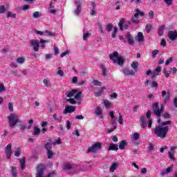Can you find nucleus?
<instances>
[{
	"mask_svg": "<svg viewBox=\"0 0 177 177\" xmlns=\"http://www.w3.org/2000/svg\"><path fill=\"white\" fill-rule=\"evenodd\" d=\"M169 131V127H162V125H159L154 129V133L158 138L164 139V138H167V135Z\"/></svg>",
	"mask_w": 177,
	"mask_h": 177,
	"instance_id": "1",
	"label": "nucleus"
},
{
	"mask_svg": "<svg viewBox=\"0 0 177 177\" xmlns=\"http://www.w3.org/2000/svg\"><path fill=\"white\" fill-rule=\"evenodd\" d=\"M153 114L158 118V124H161V113L164 111V105H161L160 109L158 102H155L152 106Z\"/></svg>",
	"mask_w": 177,
	"mask_h": 177,
	"instance_id": "2",
	"label": "nucleus"
},
{
	"mask_svg": "<svg viewBox=\"0 0 177 177\" xmlns=\"http://www.w3.org/2000/svg\"><path fill=\"white\" fill-rule=\"evenodd\" d=\"M8 125L10 128H13L17 125V123L20 122V119L16 113H11L8 117Z\"/></svg>",
	"mask_w": 177,
	"mask_h": 177,
	"instance_id": "3",
	"label": "nucleus"
},
{
	"mask_svg": "<svg viewBox=\"0 0 177 177\" xmlns=\"http://www.w3.org/2000/svg\"><path fill=\"white\" fill-rule=\"evenodd\" d=\"M46 168V167L43 164L38 165L36 167L37 173L35 174V176L44 177Z\"/></svg>",
	"mask_w": 177,
	"mask_h": 177,
	"instance_id": "4",
	"label": "nucleus"
},
{
	"mask_svg": "<svg viewBox=\"0 0 177 177\" xmlns=\"http://www.w3.org/2000/svg\"><path fill=\"white\" fill-rule=\"evenodd\" d=\"M102 149V143L97 142L93 144L91 147L88 149V151L90 153H96L97 150Z\"/></svg>",
	"mask_w": 177,
	"mask_h": 177,
	"instance_id": "5",
	"label": "nucleus"
},
{
	"mask_svg": "<svg viewBox=\"0 0 177 177\" xmlns=\"http://www.w3.org/2000/svg\"><path fill=\"white\" fill-rule=\"evenodd\" d=\"M30 46L33 48L35 52L39 50V41L32 39L29 41Z\"/></svg>",
	"mask_w": 177,
	"mask_h": 177,
	"instance_id": "6",
	"label": "nucleus"
},
{
	"mask_svg": "<svg viewBox=\"0 0 177 177\" xmlns=\"http://www.w3.org/2000/svg\"><path fill=\"white\" fill-rule=\"evenodd\" d=\"M75 5H77L76 9L74 10L73 13L75 15V16H79L80 13H81L82 8L81 7L84 4L82 1H80V0L76 1L74 2Z\"/></svg>",
	"mask_w": 177,
	"mask_h": 177,
	"instance_id": "7",
	"label": "nucleus"
},
{
	"mask_svg": "<svg viewBox=\"0 0 177 177\" xmlns=\"http://www.w3.org/2000/svg\"><path fill=\"white\" fill-rule=\"evenodd\" d=\"M162 97L163 98L164 103H168L169 98L171 97V93L169 91H162Z\"/></svg>",
	"mask_w": 177,
	"mask_h": 177,
	"instance_id": "8",
	"label": "nucleus"
},
{
	"mask_svg": "<svg viewBox=\"0 0 177 177\" xmlns=\"http://www.w3.org/2000/svg\"><path fill=\"white\" fill-rule=\"evenodd\" d=\"M5 151H6L7 158L8 159L10 158V157L13 154V151H12V144H8L6 147Z\"/></svg>",
	"mask_w": 177,
	"mask_h": 177,
	"instance_id": "9",
	"label": "nucleus"
},
{
	"mask_svg": "<svg viewBox=\"0 0 177 177\" xmlns=\"http://www.w3.org/2000/svg\"><path fill=\"white\" fill-rule=\"evenodd\" d=\"M167 37L171 41H176L177 39V32L176 30H170L167 34Z\"/></svg>",
	"mask_w": 177,
	"mask_h": 177,
	"instance_id": "10",
	"label": "nucleus"
},
{
	"mask_svg": "<svg viewBox=\"0 0 177 177\" xmlns=\"http://www.w3.org/2000/svg\"><path fill=\"white\" fill-rule=\"evenodd\" d=\"M140 125L143 129L147 127V122H146V116L145 115L140 117Z\"/></svg>",
	"mask_w": 177,
	"mask_h": 177,
	"instance_id": "11",
	"label": "nucleus"
},
{
	"mask_svg": "<svg viewBox=\"0 0 177 177\" xmlns=\"http://www.w3.org/2000/svg\"><path fill=\"white\" fill-rule=\"evenodd\" d=\"M75 111V107L73 106H68L65 108L64 111V114H70L71 113H74Z\"/></svg>",
	"mask_w": 177,
	"mask_h": 177,
	"instance_id": "12",
	"label": "nucleus"
},
{
	"mask_svg": "<svg viewBox=\"0 0 177 177\" xmlns=\"http://www.w3.org/2000/svg\"><path fill=\"white\" fill-rule=\"evenodd\" d=\"M126 38H127L129 45H134L135 44V40H133V37H132V35H131L130 32L127 33Z\"/></svg>",
	"mask_w": 177,
	"mask_h": 177,
	"instance_id": "13",
	"label": "nucleus"
},
{
	"mask_svg": "<svg viewBox=\"0 0 177 177\" xmlns=\"http://www.w3.org/2000/svg\"><path fill=\"white\" fill-rule=\"evenodd\" d=\"M123 73L125 77H129L130 75H135V71H133V70H129L128 68H124Z\"/></svg>",
	"mask_w": 177,
	"mask_h": 177,
	"instance_id": "14",
	"label": "nucleus"
},
{
	"mask_svg": "<svg viewBox=\"0 0 177 177\" xmlns=\"http://www.w3.org/2000/svg\"><path fill=\"white\" fill-rule=\"evenodd\" d=\"M119 56L120 54L118 53V52L115 51L109 55V59L110 60H112V62L114 63V60H117L115 59H118Z\"/></svg>",
	"mask_w": 177,
	"mask_h": 177,
	"instance_id": "15",
	"label": "nucleus"
},
{
	"mask_svg": "<svg viewBox=\"0 0 177 177\" xmlns=\"http://www.w3.org/2000/svg\"><path fill=\"white\" fill-rule=\"evenodd\" d=\"M124 62H125V59H124V57H118V59L114 60L113 63L114 64H117L118 63L119 66H124Z\"/></svg>",
	"mask_w": 177,
	"mask_h": 177,
	"instance_id": "16",
	"label": "nucleus"
},
{
	"mask_svg": "<svg viewBox=\"0 0 177 177\" xmlns=\"http://www.w3.org/2000/svg\"><path fill=\"white\" fill-rule=\"evenodd\" d=\"M127 145L128 143H127L125 140H121V142L119 143L120 150H125V147H127Z\"/></svg>",
	"mask_w": 177,
	"mask_h": 177,
	"instance_id": "17",
	"label": "nucleus"
},
{
	"mask_svg": "<svg viewBox=\"0 0 177 177\" xmlns=\"http://www.w3.org/2000/svg\"><path fill=\"white\" fill-rule=\"evenodd\" d=\"M136 13L134 14V17L139 19V16H140L141 17H143V16H145V12H143L142 11L139 10V9H136L135 10Z\"/></svg>",
	"mask_w": 177,
	"mask_h": 177,
	"instance_id": "18",
	"label": "nucleus"
},
{
	"mask_svg": "<svg viewBox=\"0 0 177 177\" xmlns=\"http://www.w3.org/2000/svg\"><path fill=\"white\" fill-rule=\"evenodd\" d=\"M117 151V150H118V145H115L114 143H111L109 148H108V151Z\"/></svg>",
	"mask_w": 177,
	"mask_h": 177,
	"instance_id": "19",
	"label": "nucleus"
},
{
	"mask_svg": "<svg viewBox=\"0 0 177 177\" xmlns=\"http://www.w3.org/2000/svg\"><path fill=\"white\" fill-rule=\"evenodd\" d=\"M62 169L64 171H71V169H73V165L70 163H65L62 166Z\"/></svg>",
	"mask_w": 177,
	"mask_h": 177,
	"instance_id": "20",
	"label": "nucleus"
},
{
	"mask_svg": "<svg viewBox=\"0 0 177 177\" xmlns=\"http://www.w3.org/2000/svg\"><path fill=\"white\" fill-rule=\"evenodd\" d=\"M75 93H77V90L76 89H73L71 91H68L66 95L67 96V97H73V96H74L75 95Z\"/></svg>",
	"mask_w": 177,
	"mask_h": 177,
	"instance_id": "21",
	"label": "nucleus"
},
{
	"mask_svg": "<svg viewBox=\"0 0 177 177\" xmlns=\"http://www.w3.org/2000/svg\"><path fill=\"white\" fill-rule=\"evenodd\" d=\"M94 113L95 114V115H97V117H102V114H103V112L102 111L101 108L97 107L95 109Z\"/></svg>",
	"mask_w": 177,
	"mask_h": 177,
	"instance_id": "22",
	"label": "nucleus"
},
{
	"mask_svg": "<svg viewBox=\"0 0 177 177\" xmlns=\"http://www.w3.org/2000/svg\"><path fill=\"white\" fill-rule=\"evenodd\" d=\"M41 133V129L38 128L37 126H35L33 129V135L34 136H38Z\"/></svg>",
	"mask_w": 177,
	"mask_h": 177,
	"instance_id": "23",
	"label": "nucleus"
},
{
	"mask_svg": "<svg viewBox=\"0 0 177 177\" xmlns=\"http://www.w3.org/2000/svg\"><path fill=\"white\" fill-rule=\"evenodd\" d=\"M164 28H165V25H162L159 27L158 33V35H160V37L164 35Z\"/></svg>",
	"mask_w": 177,
	"mask_h": 177,
	"instance_id": "24",
	"label": "nucleus"
},
{
	"mask_svg": "<svg viewBox=\"0 0 177 177\" xmlns=\"http://www.w3.org/2000/svg\"><path fill=\"white\" fill-rule=\"evenodd\" d=\"M11 175H12V177H17V169H16V167H12Z\"/></svg>",
	"mask_w": 177,
	"mask_h": 177,
	"instance_id": "25",
	"label": "nucleus"
},
{
	"mask_svg": "<svg viewBox=\"0 0 177 177\" xmlns=\"http://www.w3.org/2000/svg\"><path fill=\"white\" fill-rule=\"evenodd\" d=\"M145 39V37L143 36V33L142 32H139L138 33V42H142Z\"/></svg>",
	"mask_w": 177,
	"mask_h": 177,
	"instance_id": "26",
	"label": "nucleus"
},
{
	"mask_svg": "<svg viewBox=\"0 0 177 177\" xmlns=\"http://www.w3.org/2000/svg\"><path fill=\"white\" fill-rule=\"evenodd\" d=\"M117 167H118V162H113L112 165L110 167V171L111 172H114L115 169H117Z\"/></svg>",
	"mask_w": 177,
	"mask_h": 177,
	"instance_id": "27",
	"label": "nucleus"
},
{
	"mask_svg": "<svg viewBox=\"0 0 177 177\" xmlns=\"http://www.w3.org/2000/svg\"><path fill=\"white\" fill-rule=\"evenodd\" d=\"M131 67L134 71H138V67H139V63L138 62H133L131 64Z\"/></svg>",
	"mask_w": 177,
	"mask_h": 177,
	"instance_id": "28",
	"label": "nucleus"
},
{
	"mask_svg": "<svg viewBox=\"0 0 177 177\" xmlns=\"http://www.w3.org/2000/svg\"><path fill=\"white\" fill-rule=\"evenodd\" d=\"M33 19H39V17H41V16H42V14H41L39 12V11H36L35 12H33Z\"/></svg>",
	"mask_w": 177,
	"mask_h": 177,
	"instance_id": "29",
	"label": "nucleus"
},
{
	"mask_svg": "<svg viewBox=\"0 0 177 177\" xmlns=\"http://www.w3.org/2000/svg\"><path fill=\"white\" fill-rule=\"evenodd\" d=\"M52 143L47 142L44 145V148L46 149L47 151L52 150Z\"/></svg>",
	"mask_w": 177,
	"mask_h": 177,
	"instance_id": "30",
	"label": "nucleus"
},
{
	"mask_svg": "<svg viewBox=\"0 0 177 177\" xmlns=\"http://www.w3.org/2000/svg\"><path fill=\"white\" fill-rule=\"evenodd\" d=\"M104 89H106V88L101 87L98 91L95 93V96L100 97L103 93V91H104Z\"/></svg>",
	"mask_w": 177,
	"mask_h": 177,
	"instance_id": "31",
	"label": "nucleus"
},
{
	"mask_svg": "<svg viewBox=\"0 0 177 177\" xmlns=\"http://www.w3.org/2000/svg\"><path fill=\"white\" fill-rule=\"evenodd\" d=\"M19 162L21 164V169H24V168H26V159L24 158L20 159Z\"/></svg>",
	"mask_w": 177,
	"mask_h": 177,
	"instance_id": "32",
	"label": "nucleus"
},
{
	"mask_svg": "<svg viewBox=\"0 0 177 177\" xmlns=\"http://www.w3.org/2000/svg\"><path fill=\"white\" fill-rule=\"evenodd\" d=\"M131 22L133 24H139V23H140V21L139 20V18H137V17L135 18V16H133L131 18Z\"/></svg>",
	"mask_w": 177,
	"mask_h": 177,
	"instance_id": "33",
	"label": "nucleus"
},
{
	"mask_svg": "<svg viewBox=\"0 0 177 177\" xmlns=\"http://www.w3.org/2000/svg\"><path fill=\"white\" fill-rule=\"evenodd\" d=\"M124 19H120V21L118 23V26H119V28H120V31H122L124 30V27L122 26L124 24Z\"/></svg>",
	"mask_w": 177,
	"mask_h": 177,
	"instance_id": "34",
	"label": "nucleus"
},
{
	"mask_svg": "<svg viewBox=\"0 0 177 177\" xmlns=\"http://www.w3.org/2000/svg\"><path fill=\"white\" fill-rule=\"evenodd\" d=\"M149 85L151 88H156V89L158 88V83H157V82L156 81L151 82V83H149Z\"/></svg>",
	"mask_w": 177,
	"mask_h": 177,
	"instance_id": "35",
	"label": "nucleus"
},
{
	"mask_svg": "<svg viewBox=\"0 0 177 177\" xmlns=\"http://www.w3.org/2000/svg\"><path fill=\"white\" fill-rule=\"evenodd\" d=\"M47 42H49V40H44V39H40V44H41V48H46V44Z\"/></svg>",
	"mask_w": 177,
	"mask_h": 177,
	"instance_id": "36",
	"label": "nucleus"
},
{
	"mask_svg": "<svg viewBox=\"0 0 177 177\" xmlns=\"http://www.w3.org/2000/svg\"><path fill=\"white\" fill-rule=\"evenodd\" d=\"M174 154H175V153L171 151L168 152V156L170 160H172V161H176V159L174 157Z\"/></svg>",
	"mask_w": 177,
	"mask_h": 177,
	"instance_id": "37",
	"label": "nucleus"
},
{
	"mask_svg": "<svg viewBox=\"0 0 177 177\" xmlns=\"http://www.w3.org/2000/svg\"><path fill=\"white\" fill-rule=\"evenodd\" d=\"M92 84L95 85V86H102V83L99 82V80H94L92 82Z\"/></svg>",
	"mask_w": 177,
	"mask_h": 177,
	"instance_id": "38",
	"label": "nucleus"
},
{
	"mask_svg": "<svg viewBox=\"0 0 177 177\" xmlns=\"http://www.w3.org/2000/svg\"><path fill=\"white\" fill-rule=\"evenodd\" d=\"M104 104L105 106V107H111V102H110V101H109V100H104Z\"/></svg>",
	"mask_w": 177,
	"mask_h": 177,
	"instance_id": "39",
	"label": "nucleus"
},
{
	"mask_svg": "<svg viewBox=\"0 0 177 177\" xmlns=\"http://www.w3.org/2000/svg\"><path fill=\"white\" fill-rule=\"evenodd\" d=\"M24 62H26V59L23 57L17 59V63H19V64H23Z\"/></svg>",
	"mask_w": 177,
	"mask_h": 177,
	"instance_id": "40",
	"label": "nucleus"
},
{
	"mask_svg": "<svg viewBox=\"0 0 177 177\" xmlns=\"http://www.w3.org/2000/svg\"><path fill=\"white\" fill-rule=\"evenodd\" d=\"M12 17V19H16V14L11 12L10 11L8 12L7 18Z\"/></svg>",
	"mask_w": 177,
	"mask_h": 177,
	"instance_id": "41",
	"label": "nucleus"
},
{
	"mask_svg": "<svg viewBox=\"0 0 177 177\" xmlns=\"http://www.w3.org/2000/svg\"><path fill=\"white\" fill-rule=\"evenodd\" d=\"M6 12V7H5V5L0 6V14L2 15L3 13H5Z\"/></svg>",
	"mask_w": 177,
	"mask_h": 177,
	"instance_id": "42",
	"label": "nucleus"
},
{
	"mask_svg": "<svg viewBox=\"0 0 177 177\" xmlns=\"http://www.w3.org/2000/svg\"><path fill=\"white\" fill-rule=\"evenodd\" d=\"M171 124H172V122L171 120H167L165 122H162L160 125L162 127H165V125H171Z\"/></svg>",
	"mask_w": 177,
	"mask_h": 177,
	"instance_id": "43",
	"label": "nucleus"
},
{
	"mask_svg": "<svg viewBox=\"0 0 177 177\" xmlns=\"http://www.w3.org/2000/svg\"><path fill=\"white\" fill-rule=\"evenodd\" d=\"M14 154L15 156V157H20L21 153L20 152V149L19 148H17V150L15 151Z\"/></svg>",
	"mask_w": 177,
	"mask_h": 177,
	"instance_id": "44",
	"label": "nucleus"
},
{
	"mask_svg": "<svg viewBox=\"0 0 177 177\" xmlns=\"http://www.w3.org/2000/svg\"><path fill=\"white\" fill-rule=\"evenodd\" d=\"M52 145H53V146H56V145H62V139L59 138L57 140L54 141Z\"/></svg>",
	"mask_w": 177,
	"mask_h": 177,
	"instance_id": "45",
	"label": "nucleus"
},
{
	"mask_svg": "<svg viewBox=\"0 0 177 177\" xmlns=\"http://www.w3.org/2000/svg\"><path fill=\"white\" fill-rule=\"evenodd\" d=\"M57 74L59 77H63V75H64V72L62 71V67H58Z\"/></svg>",
	"mask_w": 177,
	"mask_h": 177,
	"instance_id": "46",
	"label": "nucleus"
},
{
	"mask_svg": "<svg viewBox=\"0 0 177 177\" xmlns=\"http://www.w3.org/2000/svg\"><path fill=\"white\" fill-rule=\"evenodd\" d=\"M111 124L113 125L114 129H117V118H113L111 121Z\"/></svg>",
	"mask_w": 177,
	"mask_h": 177,
	"instance_id": "47",
	"label": "nucleus"
},
{
	"mask_svg": "<svg viewBox=\"0 0 177 177\" xmlns=\"http://www.w3.org/2000/svg\"><path fill=\"white\" fill-rule=\"evenodd\" d=\"M47 157L49 159H50L53 157V151H52V150L47 151Z\"/></svg>",
	"mask_w": 177,
	"mask_h": 177,
	"instance_id": "48",
	"label": "nucleus"
},
{
	"mask_svg": "<svg viewBox=\"0 0 177 177\" xmlns=\"http://www.w3.org/2000/svg\"><path fill=\"white\" fill-rule=\"evenodd\" d=\"M174 169V165H171L170 167H167L166 169V172L167 174H170V172H172V169Z\"/></svg>",
	"mask_w": 177,
	"mask_h": 177,
	"instance_id": "49",
	"label": "nucleus"
},
{
	"mask_svg": "<svg viewBox=\"0 0 177 177\" xmlns=\"http://www.w3.org/2000/svg\"><path fill=\"white\" fill-rule=\"evenodd\" d=\"M133 138L134 140H138V139L140 138V135H139L138 133H134Z\"/></svg>",
	"mask_w": 177,
	"mask_h": 177,
	"instance_id": "50",
	"label": "nucleus"
},
{
	"mask_svg": "<svg viewBox=\"0 0 177 177\" xmlns=\"http://www.w3.org/2000/svg\"><path fill=\"white\" fill-rule=\"evenodd\" d=\"M151 27H152V26H151V24H147V26H146V28H145V29H146V31H147V32H148V34H149V32H150V31H151Z\"/></svg>",
	"mask_w": 177,
	"mask_h": 177,
	"instance_id": "51",
	"label": "nucleus"
},
{
	"mask_svg": "<svg viewBox=\"0 0 177 177\" xmlns=\"http://www.w3.org/2000/svg\"><path fill=\"white\" fill-rule=\"evenodd\" d=\"M66 102H71V104H77V101H75V100H74V98H68V99H66Z\"/></svg>",
	"mask_w": 177,
	"mask_h": 177,
	"instance_id": "52",
	"label": "nucleus"
},
{
	"mask_svg": "<svg viewBox=\"0 0 177 177\" xmlns=\"http://www.w3.org/2000/svg\"><path fill=\"white\" fill-rule=\"evenodd\" d=\"M81 95H82V92L76 93V95H75V99H76V100H80L81 99Z\"/></svg>",
	"mask_w": 177,
	"mask_h": 177,
	"instance_id": "53",
	"label": "nucleus"
},
{
	"mask_svg": "<svg viewBox=\"0 0 177 177\" xmlns=\"http://www.w3.org/2000/svg\"><path fill=\"white\" fill-rule=\"evenodd\" d=\"M159 50H153L152 52V57L153 59H154L156 57V56H157V55H158L159 53Z\"/></svg>",
	"mask_w": 177,
	"mask_h": 177,
	"instance_id": "54",
	"label": "nucleus"
},
{
	"mask_svg": "<svg viewBox=\"0 0 177 177\" xmlns=\"http://www.w3.org/2000/svg\"><path fill=\"white\" fill-rule=\"evenodd\" d=\"M174 60V57H170L168 59L166 60L165 66H168L169 63H172V61Z\"/></svg>",
	"mask_w": 177,
	"mask_h": 177,
	"instance_id": "55",
	"label": "nucleus"
},
{
	"mask_svg": "<svg viewBox=\"0 0 177 177\" xmlns=\"http://www.w3.org/2000/svg\"><path fill=\"white\" fill-rule=\"evenodd\" d=\"M101 68L102 70V75L104 77H106V75H107V71H106V68H104V66H102Z\"/></svg>",
	"mask_w": 177,
	"mask_h": 177,
	"instance_id": "56",
	"label": "nucleus"
},
{
	"mask_svg": "<svg viewBox=\"0 0 177 177\" xmlns=\"http://www.w3.org/2000/svg\"><path fill=\"white\" fill-rule=\"evenodd\" d=\"M146 118L148 119V120H150V118H151V111L150 110H148L147 113H146Z\"/></svg>",
	"mask_w": 177,
	"mask_h": 177,
	"instance_id": "57",
	"label": "nucleus"
},
{
	"mask_svg": "<svg viewBox=\"0 0 177 177\" xmlns=\"http://www.w3.org/2000/svg\"><path fill=\"white\" fill-rule=\"evenodd\" d=\"M106 30H107L108 32H110V31H111V30H113V24H109L106 26Z\"/></svg>",
	"mask_w": 177,
	"mask_h": 177,
	"instance_id": "58",
	"label": "nucleus"
},
{
	"mask_svg": "<svg viewBox=\"0 0 177 177\" xmlns=\"http://www.w3.org/2000/svg\"><path fill=\"white\" fill-rule=\"evenodd\" d=\"M44 85H46V86L49 87L50 86V82H49V80L44 79L43 81Z\"/></svg>",
	"mask_w": 177,
	"mask_h": 177,
	"instance_id": "59",
	"label": "nucleus"
},
{
	"mask_svg": "<svg viewBox=\"0 0 177 177\" xmlns=\"http://www.w3.org/2000/svg\"><path fill=\"white\" fill-rule=\"evenodd\" d=\"M148 150L149 151H153V150H154V145L149 143Z\"/></svg>",
	"mask_w": 177,
	"mask_h": 177,
	"instance_id": "60",
	"label": "nucleus"
},
{
	"mask_svg": "<svg viewBox=\"0 0 177 177\" xmlns=\"http://www.w3.org/2000/svg\"><path fill=\"white\" fill-rule=\"evenodd\" d=\"M54 51H55L54 55L55 56H57V55H59V48H57V46H54Z\"/></svg>",
	"mask_w": 177,
	"mask_h": 177,
	"instance_id": "61",
	"label": "nucleus"
},
{
	"mask_svg": "<svg viewBox=\"0 0 177 177\" xmlns=\"http://www.w3.org/2000/svg\"><path fill=\"white\" fill-rule=\"evenodd\" d=\"M44 33L47 35V37H52V36L55 35V34L53 32H49L48 30H46L44 32Z\"/></svg>",
	"mask_w": 177,
	"mask_h": 177,
	"instance_id": "62",
	"label": "nucleus"
},
{
	"mask_svg": "<svg viewBox=\"0 0 177 177\" xmlns=\"http://www.w3.org/2000/svg\"><path fill=\"white\" fill-rule=\"evenodd\" d=\"M8 110L10 111H13V104H12V102L8 103Z\"/></svg>",
	"mask_w": 177,
	"mask_h": 177,
	"instance_id": "63",
	"label": "nucleus"
},
{
	"mask_svg": "<svg viewBox=\"0 0 177 177\" xmlns=\"http://www.w3.org/2000/svg\"><path fill=\"white\" fill-rule=\"evenodd\" d=\"M153 73H158V74H160V73H161V66H158Z\"/></svg>",
	"mask_w": 177,
	"mask_h": 177,
	"instance_id": "64",
	"label": "nucleus"
}]
</instances>
